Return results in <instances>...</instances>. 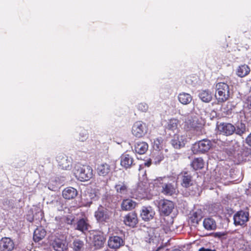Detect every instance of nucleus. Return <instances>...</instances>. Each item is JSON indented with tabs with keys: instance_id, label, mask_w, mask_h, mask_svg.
<instances>
[{
	"instance_id": "72a5a7b5",
	"label": "nucleus",
	"mask_w": 251,
	"mask_h": 251,
	"mask_svg": "<svg viewBox=\"0 0 251 251\" xmlns=\"http://www.w3.org/2000/svg\"><path fill=\"white\" fill-rule=\"evenodd\" d=\"M178 120L173 118L169 121L167 127L169 130L174 131L178 128Z\"/></svg>"
},
{
	"instance_id": "423d86ee",
	"label": "nucleus",
	"mask_w": 251,
	"mask_h": 251,
	"mask_svg": "<svg viewBox=\"0 0 251 251\" xmlns=\"http://www.w3.org/2000/svg\"><path fill=\"white\" fill-rule=\"evenodd\" d=\"M212 147L211 141L210 140L204 139L193 144L191 150L195 154L204 153L207 152Z\"/></svg>"
},
{
	"instance_id": "aec40b11",
	"label": "nucleus",
	"mask_w": 251,
	"mask_h": 251,
	"mask_svg": "<svg viewBox=\"0 0 251 251\" xmlns=\"http://www.w3.org/2000/svg\"><path fill=\"white\" fill-rule=\"evenodd\" d=\"M90 228V225L86 218L80 219L77 222L76 229L84 233Z\"/></svg>"
},
{
	"instance_id": "49530a36",
	"label": "nucleus",
	"mask_w": 251,
	"mask_h": 251,
	"mask_svg": "<svg viewBox=\"0 0 251 251\" xmlns=\"http://www.w3.org/2000/svg\"><path fill=\"white\" fill-rule=\"evenodd\" d=\"M194 217L196 218V221L197 222H198L199 221H200L201 218H202V216L201 214V211H198L196 212H195L193 214Z\"/></svg>"
},
{
	"instance_id": "5701e85b",
	"label": "nucleus",
	"mask_w": 251,
	"mask_h": 251,
	"mask_svg": "<svg viewBox=\"0 0 251 251\" xmlns=\"http://www.w3.org/2000/svg\"><path fill=\"white\" fill-rule=\"evenodd\" d=\"M178 100L182 104L187 105L189 104L192 100V97L188 93L182 92L178 94Z\"/></svg>"
},
{
	"instance_id": "1a4fd4ad",
	"label": "nucleus",
	"mask_w": 251,
	"mask_h": 251,
	"mask_svg": "<svg viewBox=\"0 0 251 251\" xmlns=\"http://www.w3.org/2000/svg\"><path fill=\"white\" fill-rule=\"evenodd\" d=\"M51 245L55 251H65L68 249L66 237L63 235L56 236Z\"/></svg>"
},
{
	"instance_id": "ddd939ff",
	"label": "nucleus",
	"mask_w": 251,
	"mask_h": 251,
	"mask_svg": "<svg viewBox=\"0 0 251 251\" xmlns=\"http://www.w3.org/2000/svg\"><path fill=\"white\" fill-rule=\"evenodd\" d=\"M158 207L161 213L169 215L174 208V203L167 200H161L158 202Z\"/></svg>"
},
{
	"instance_id": "f3484780",
	"label": "nucleus",
	"mask_w": 251,
	"mask_h": 251,
	"mask_svg": "<svg viewBox=\"0 0 251 251\" xmlns=\"http://www.w3.org/2000/svg\"><path fill=\"white\" fill-rule=\"evenodd\" d=\"M155 212L151 206H143L141 209L140 216L144 221H149L152 219Z\"/></svg>"
},
{
	"instance_id": "9b49d317",
	"label": "nucleus",
	"mask_w": 251,
	"mask_h": 251,
	"mask_svg": "<svg viewBox=\"0 0 251 251\" xmlns=\"http://www.w3.org/2000/svg\"><path fill=\"white\" fill-rule=\"evenodd\" d=\"M235 226H244L249 220V213L247 211L241 210L235 214L233 217Z\"/></svg>"
},
{
	"instance_id": "bf43d9fd",
	"label": "nucleus",
	"mask_w": 251,
	"mask_h": 251,
	"mask_svg": "<svg viewBox=\"0 0 251 251\" xmlns=\"http://www.w3.org/2000/svg\"><path fill=\"white\" fill-rule=\"evenodd\" d=\"M251 155V153L250 152V153H249V154L248 155Z\"/></svg>"
},
{
	"instance_id": "f03ea898",
	"label": "nucleus",
	"mask_w": 251,
	"mask_h": 251,
	"mask_svg": "<svg viewBox=\"0 0 251 251\" xmlns=\"http://www.w3.org/2000/svg\"><path fill=\"white\" fill-rule=\"evenodd\" d=\"M215 97L219 103L227 101L230 96L229 87L227 83L219 82L215 86Z\"/></svg>"
},
{
	"instance_id": "0eeeda50",
	"label": "nucleus",
	"mask_w": 251,
	"mask_h": 251,
	"mask_svg": "<svg viewBox=\"0 0 251 251\" xmlns=\"http://www.w3.org/2000/svg\"><path fill=\"white\" fill-rule=\"evenodd\" d=\"M148 127L146 123L141 121L135 122L131 128L132 135L137 138L143 137L148 132Z\"/></svg>"
},
{
	"instance_id": "c85d7f7f",
	"label": "nucleus",
	"mask_w": 251,
	"mask_h": 251,
	"mask_svg": "<svg viewBox=\"0 0 251 251\" xmlns=\"http://www.w3.org/2000/svg\"><path fill=\"white\" fill-rule=\"evenodd\" d=\"M203 225L204 227L208 230H214L216 228L215 221L210 218L205 219L203 222Z\"/></svg>"
},
{
	"instance_id": "393cba45",
	"label": "nucleus",
	"mask_w": 251,
	"mask_h": 251,
	"mask_svg": "<svg viewBox=\"0 0 251 251\" xmlns=\"http://www.w3.org/2000/svg\"><path fill=\"white\" fill-rule=\"evenodd\" d=\"M181 175L182 176V186L186 188L191 186L192 184V176L186 172L181 173Z\"/></svg>"
},
{
	"instance_id": "e433bc0d",
	"label": "nucleus",
	"mask_w": 251,
	"mask_h": 251,
	"mask_svg": "<svg viewBox=\"0 0 251 251\" xmlns=\"http://www.w3.org/2000/svg\"><path fill=\"white\" fill-rule=\"evenodd\" d=\"M73 245L75 251H81L83 248L84 243L82 241L76 239L74 241Z\"/></svg>"
},
{
	"instance_id": "f8f14e48",
	"label": "nucleus",
	"mask_w": 251,
	"mask_h": 251,
	"mask_svg": "<svg viewBox=\"0 0 251 251\" xmlns=\"http://www.w3.org/2000/svg\"><path fill=\"white\" fill-rule=\"evenodd\" d=\"M217 128L220 134L226 136L232 135L235 131L234 126L228 123H221Z\"/></svg>"
},
{
	"instance_id": "dca6fc26",
	"label": "nucleus",
	"mask_w": 251,
	"mask_h": 251,
	"mask_svg": "<svg viewBox=\"0 0 251 251\" xmlns=\"http://www.w3.org/2000/svg\"><path fill=\"white\" fill-rule=\"evenodd\" d=\"M14 246V243L10 238L3 237L0 240V250L1 251H12Z\"/></svg>"
},
{
	"instance_id": "5fc2aeb1",
	"label": "nucleus",
	"mask_w": 251,
	"mask_h": 251,
	"mask_svg": "<svg viewBox=\"0 0 251 251\" xmlns=\"http://www.w3.org/2000/svg\"><path fill=\"white\" fill-rule=\"evenodd\" d=\"M172 251H181L178 249H174V250H173Z\"/></svg>"
},
{
	"instance_id": "bb28decb",
	"label": "nucleus",
	"mask_w": 251,
	"mask_h": 251,
	"mask_svg": "<svg viewBox=\"0 0 251 251\" xmlns=\"http://www.w3.org/2000/svg\"><path fill=\"white\" fill-rule=\"evenodd\" d=\"M148 149V144L144 142H138L135 145V151L139 154H144Z\"/></svg>"
},
{
	"instance_id": "603ef678",
	"label": "nucleus",
	"mask_w": 251,
	"mask_h": 251,
	"mask_svg": "<svg viewBox=\"0 0 251 251\" xmlns=\"http://www.w3.org/2000/svg\"><path fill=\"white\" fill-rule=\"evenodd\" d=\"M43 213L42 211H41L40 213V215L41 218L43 217Z\"/></svg>"
},
{
	"instance_id": "cd10ccee",
	"label": "nucleus",
	"mask_w": 251,
	"mask_h": 251,
	"mask_svg": "<svg viewBox=\"0 0 251 251\" xmlns=\"http://www.w3.org/2000/svg\"><path fill=\"white\" fill-rule=\"evenodd\" d=\"M199 96L201 100L205 102H209L212 99V93L208 90L201 91L199 93Z\"/></svg>"
},
{
	"instance_id": "2f4dec72",
	"label": "nucleus",
	"mask_w": 251,
	"mask_h": 251,
	"mask_svg": "<svg viewBox=\"0 0 251 251\" xmlns=\"http://www.w3.org/2000/svg\"><path fill=\"white\" fill-rule=\"evenodd\" d=\"M116 192L121 195H126L127 192V188L123 182H120L115 186Z\"/></svg>"
},
{
	"instance_id": "37998d69",
	"label": "nucleus",
	"mask_w": 251,
	"mask_h": 251,
	"mask_svg": "<svg viewBox=\"0 0 251 251\" xmlns=\"http://www.w3.org/2000/svg\"><path fill=\"white\" fill-rule=\"evenodd\" d=\"M88 133L86 131L84 130L80 132L79 134L80 137H79V140L81 142H84L88 138Z\"/></svg>"
},
{
	"instance_id": "f704fd0d",
	"label": "nucleus",
	"mask_w": 251,
	"mask_h": 251,
	"mask_svg": "<svg viewBox=\"0 0 251 251\" xmlns=\"http://www.w3.org/2000/svg\"><path fill=\"white\" fill-rule=\"evenodd\" d=\"M163 139L162 137H157L154 139L152 147L156 151H160L162 147Z\"/></svg>"
},
{
	"instance_id": "2eb2a0df",
	"label": "nucleus",
	"mask_w": 251,
	"mask_h": 251,
	"mask_svg": "<svg viewBox=\"0 0 251 251\" xmlns=\"http://www.w3.org/2000/svg\"><path fill=\"white\" fill-rule=\"evenodd\" d=\"M105 242L102 233L100 232H94L92 237V244L96 249L102 248Z\"/></svg>"
},
{
	"instance_id": "a211bd4d",
	"label": "nucleus",
	"mask_w": 251,
	"mask_h": 251,
	"mask_svg": "<svg viewBox=\"0 0 251 251\" xmlns=\"http://www.w3.org/2000/svg\"><path fill=\"white\" fill-rule=\"evenodd\" d=\"M124 244L122 238L117 236L110 237L108 241V246L111 249H118Z\"/></svg>"
},
{
	"instance_id": "20e7f679",
	"label": "nucleus",
	"mask_w": 251,
	"mask_h": 251,
	"mask_svg": "<svg viewBox=\"0 0 251 251\" xmlns=\"http://www.w3.org/2000/svg\"><path fill=\"white\" fill-rule=\"evenodd\" d=\"M149 185L147 179L144 178L143 181H140L137 184L136 188L133 190L132 192L133 197L141 199L147 198L148 193L150 192Z\"/></svg>"
},
{
	"instance_id": "412c9836",
	"label": "nucleus",
	"mask_w": 251,
	"mask_h": 251,
	"mask_svg": "<svg viewBox=\"0 0 251 251\" xmlns=\"http://www.w3.org/2000/svg\"><path fill=\"white\" fill-rule=\"evenodd\" d=\"M125 224L131 227H134L137 223L136 215L134 213H129L124 218Z\"/></svg>"
},
{
	"instance_id": "4468645a",
	"label": "nucleus",
	"mask_w": 251,
	"mask_h": 251,
	"mask_svg": "<svg viewBox=\"0 0 251 251\" xmlns=\"http://www.w3.org/2000/svg\"><path fill=\"white\" fill-rule=\"evenodd\" d=\"M187 142L186 135L175 134L171 141L172 146L176 149H180L184 147Z\"/></svg>"
},
{
	"instance_id": "c756f323",
	"label": "nucleus",
	"mask_w": 251,
	"mask_h": 251,
	"mask_svg": "<svg viewBox=\"0 0 251 251\" xmlns=\"http://www.w3.org/2000/svg\"><path fill=\"white\" fill-rule=\"evenodd\" d=\"M136 205V203L130 199H126L122 203V208L125 210H130L133 209Z\"/></svg>"
},
{
	"instance_id": "f257e3e1",
	"label": "nucleus",
	"mask_w": 251,
	"mask_h": 251,
	"mask_svg": "<svg viewBox=\"0 0 251 251\" xmlns=\"http://www.w3.org/2000/svg\"><path fill=\"white\" fill-rule=\"evenodd\" d=\"M168 177H160L154 179L153 185L154 187H161V192L166 195L171 196L177 192L176 184L169 183Z\"/></svg>"
},
{
	"instance_id": "13d9d810",
	"label": "nucleus",
	"mask_w": 251,
	"mask_h": 251,
	"mask_svg": "<svg viewBox=\"0 0 251 251\" xmlns=\"http://www.w3.org/2000/svg\"><path fill=\"white\" fill-rule=\"evenodd\" d=\"M160 161H161L160 159H158V160L157 161H158V162H159Z\"/></svg>"
},
{
	"instance_id": "4be33fe9",
	"label": "nucleus",
	"mask_w": 251,
	"mask_h": 251,
	"mask_svg": "<svg viewBox=\"0 0 251 251\" xmlns=\"http://www.w3.org/2000/svg\"><path fill=\"white\" fill-rule=\"evenodd\" d=\"M250 68L246 64L241 65L238 67L236 70V75L240 77H244L250 74Z\"/></svg>"
},
{
	"instance_id": "a878e982",
	"label": "nucleus",
	"mask_w": 251,
	"mask_h": 251,
	"mask_svg": "<svg viewBox=\"0 0 251 251\" xmlns=\"http://www.w3.org/2000/svg\"><path fill=\"white\" fill-rule=\"evenodd\" d=\"M46 232L42 227L37 228L34 232L33 240L35 242H39L45 237Z\"/></svg>"
},
{
	"instance_id": "3c124183",
	"label": "nucleus",
	"mask_w": 251,
	"mask_h": 251,
	"mask_svg": "<svg viewBox=\"0 0 251 251\" xmlns=\"http://www.w3.org/2000/svg\"><path fill=\"white\" fill-rule=\"evenodd\" d=\"M199 251H216L215 250H211L209 249H205L204 248H201L199 249Z\"/></svg>"
},
{
	"instance_id": "052dcab7",
	"label": "nucleus",
	"mask_w": 251,
	"mask_h": 251,
	"mask_svg": "<svg viewBox=\"0 0 251 251\" xmlns=\"http://www.w3.org/2000/svg\"><path fill=\"white\" fill-rule=\"evenodd\" d=\"M249 151L251 152V149H250V150H249Z\"/></svg>"
},
{
	"instance_id": "a18cd8bd",
	"label": "nucleus",
	"mask_w": 251,
	"mask_h": 251,
	"mask_svg": "<svg viewBox=\"0 0 251 251\" xmlns=\"http://www.w3.org/2000/svg\"><path fill=\"white\" fill-rule=\"evenodd\" d=\"M92 145L91 147L93 149H98L99 147H100V142L98 140H92Z\"/></svg>"
},
{
	"instance_id": "473e14b6",
	"label": "nucleus",
	"mask_w": 251,
	"mask_h": 251,
	"mask_svg": "<svg viewBox=\"0 0 251 251\" xmlns=\"http://www.w3.org/2000/svg\"><path fill=\"white\" fill-rule=\"evenodd\" d=\"M204 162L202 158H196L192 163V166L195 170L202 169Z\"/></svg>"
},
{
	"instance_id": "ea45409f",
	"label": "nucleus",
	"mask_w": 251,
	"mask_h": 251,
	"mask_svg": "<svg viewBox=\"0 0 251 251\" xmlns=\"http://www.w3.org/2000/svg\"><path fill=\"white\" fill-rule=\"evenodd\" d=\"M137 109L143 112H146L148 109V105L145 102H141L137 106Z\"/></svg>"
},
{
	"instance_id": "9d476101",
	"label": "nucleus",
	"mask_w": 251,
	"mask_h": 251,
	"mask_svg": "<svg viewBox=\"0 0 251 251\" xmlns=\"http://www.w3.org/2000/svg\"><path fill=\"white\" fill-rule=\"evenodd\" d=\"M112 215V212L102 206L98 208L95 213V216L100 223L107 222Z\"/></svg>"
},
{
	"instance_id": "c03bdc74",
	"label": "nucleus",
	"mask_w": 251,
	"mask_h": 251,
	"mask_svg": "<svg viewBox=\"0 0 251 251\" xmlns=\"http://www.w3.org/2000/svg\"><path fill=\"white\" fill-rule=\"evenodd\" d=\"M224 151L228 156L233 155L235 151L234 148L231 147L225 148Z\"/></svg>"
},
{
	"instance_id": "c9c22d12",
	"label": "nucleus",
	"mask_w": 251,
	"mask_h": 251,
	"mask_svg": "<svg viewBox=\"0 0 251 251\" xmlns=\"http://www.w3.org/2000/svg\"><path fill=\"white\" fill-rule=\"evenodd\" d=\"M133 163L132 158H122L121 164L125 168H128L131 166Z\"/></svg>"
},
{
	"instance_id": "39448f33",
	"label": "nucleus",
	"mask_w": 251,
	"mask_h": 251,
	"mask_svg": "<svg viewBox=\"0 0 251 251\" xmlns=\"http://www.w3.org/2000/svg\"><path fill=\"white\" fill-rule=\"evenodd\" d=\"M75 174L80 181H87L93 177L92 168L87 165H78L76 166Z\"/></svg>"
},
{
	"instance_id": "6ab92c4d",
	"label": "nucleus",
	"mask_w": 251,
	"mask_h": 251,
	"mask_svg": "<svg viewBox=\"0 0 251 251\" xmlns=\"http://www.w3.org/2000/svg\"><path fill=\"white\" fill-rule=\"evenodd\" d=\"M77 195V190L73 187H69L65 188L62 192V196L65 199L71 200L76 197Z\"/></svg>"
},
{
	"instance_id": "58836bf2",
	"label": "nucleus",
	"mask_w": 251,
	"mask_h": 251,
	"mask_svg": "<svg viewBox=\"0 0 251 251\" xmlns=\"http://www.w3.org/2000/svg\"><path fill=\"white\" fill-rule=\"evenodd\" d=\"M235 106L232 101H228L227 102L226 104V108L227 109L226 111V114L228 115L232 113V110L233 109L235 108Z\"/></svg>"
},
{
	"instance_id": "79ce46f5",
	"label": "nucleus",
	"mask_w": 251,
	"mask_h": 251,
	"mask_svg": "<svg viewBox=\"0 0 251 251\" xmlns=\"http://www.w3.org/2000/svg\"><path fill=\"white\" fill-rule=\"evenodd\" d=\"M63 220L67 224L72 225L74 221L75 218L72 215H68L64 218H63Z\"/></svg>"
},
{
	"instance_id": "4c0bfd02",
	"label": "nucleus",
	"mask_w": 251,
	"mask_h": 251,
	"mask_svg": "<svg viewBox=\"0 0 251 251\" xmlns=\"http://www.w3.org/2000/svg\"><path fill=\"white\" fill-rule=\"evenodd\" d=\"M138 160L140 161H144V163H140L139 164V170H141L144 166L149 167L151 163V160L150 158H148L147 160L140 159L139 158H137Z\"/></svg>"
},
{
	"instance_id": "4d7b16f0",
	"label": "nucleus",
	"mask_w": 251,
	"mask_h": 251,
	"mask_svg": "<svg viewBox=\"0 0 251 251\" xmlns=\"http://www.w3.org/2000/svg\"><path fill=\"white\" fill-rule=\"evenodd\" d=\"M224 235L223 233H219V236H222V235Z\"/></svg>"
},
{
	"instance_id": "09e8293b",
	"label": "nucleus",
	"mask_w": 251,
	"mask_h": 251,
	"mask_svg": "<svg viewBox=\"0 0 251 251\" xmlns=\"http://www.w3.org/2000/svg\"><path fill=\"white\" fill-rule=\"evenodd\" d=\"M247 101V107L251 112V95L248 97Z\"/></svg>"
},
{
	"instance_id": "7ed1b4c3",
	"label": "nucleus",
	"mask_w": 251,
	"mask_h": 251,
	"mask_svg": "<svg viewBox=\"0 0 251 251\" xmlns=\"http://www.w3.org/2000/svg\"><path fill=\"white\" fill-rule=\"evenodd\" d=\"M203 127V124L201 120L196 116L188 115L185 119L184 128L186 130L201 132Z\"/></svg>"
},
{
	"instance_id": "7c9ffc66",
	"label": "nucleus",
	"mask_w": 251,
	"mask_h": 251,
	"mask_svg": "<svg viewBox=\"0 0 251 251\" xmlns=\"http://www.w3.org/2000/svg\"><path fill=\"white\" fill-rule=\"evenodd\" d=\"M97 171L100 176H105L109 173L110 167L107 164H101L98 167Z\"/></svg>"
},
{
	"instance_id": "b1692460",
	"label": "nucleus",
	"mask_w": 251,
	"mask_h": 251,
	"mask_svg": "<svg viewBox=\"0 0 251 251\" xmlns=\"http://www.w3.org/2000/svg\"><path fill=\"white\" fill-rule=\"evenodd\" d=\"M58 166L62 169L68 170L71 168L72 159L68 158H59L57 160Z\"/></svg>"
},
{
	"instance_id": "a19ab883",
	"label": "nucleus",
	"mask_w": 251,
	"mask_h": 251,
	"mask_svg": "<svg viewBox=\"0 0 251 251\" xmlns=\"http://www.w3.org/2000/svg\"><path fill=\"white\" fill-rule=\"evenodd\" d=\"M246 130L245 125L244 124H241V127H237V129L235 128L236 133L239 135H242L245 133Z\"/></svg>"
},
{
	"instance_id": "de8ad7c7",
	"label": "nucleus",
	"mask_w": 251,
	"mask_h": 251,
	"mask_svg": "<svg viewBox=\"0 0 251 251\" xmlns=\"http://www.w3.org/2000/svg\"><path fill=\"white\" fill-rule=\"evenodd\" d=\"M245 141L246 144L251 147V133L246 137Z\"/></svg>"
},
{
	"instance_id": "864d4df0",
	"label": "nucleus",
	"mask_w": 251,
	"mask_h": 251,
	"mask_svg": "<svg viewBox=\"0 0 251 251\" xmlns=\"http://www.w3.org/2000/svg\"><path fill=\"white\" fill-rule=\"evenodd\" d=\"M161 248H162V247H161V246L157 248V249L156 250V251H159L160 250V249H161Z\"/></svg>"
},
{
	"instance_id": "6e6d98bb",
	"label": "nucleus",
	"mask_w": 251,
	"mask_h": 251,
	"mask_svg": "<svg viewBox=\"0 0 251 251\" xmlns=\"http://www.w3.org/2000/svg\"><path fill=\"white\" fill-rule=\"evenodd\" d=\"M32 220H33V218H31V219H29V221L30 222H32Z\"/></svg>"
},
{
	"instance_id": "6e6552de",
	"label": "nucleus",
	"mask_w": 251,
	"mask_h": 251,
	"mask_svg": "<svg viewBox=\"0 0 251 251\" xmlns=\"http://www.w3.org/2000/svg\"><path fill=\"white\" fill-rule=\"evenodd\" d=\"M158 228H149L145 237V240L152 246L158 245L161 243Z\"/></svg>"
},
{
	"instance_id": "8fccbe9b",
	"label": "nucleus",
	"mask_w": 251,
	"mask_h": 251,
	"mask_svg": "<svg viewBox=\"0 0 251 251\" xmlns=\"http://www.w3.org/2000/svg\"><path fill=\"white\" fill-rule=\"evenodd\" d=\"M90 197H91V199L92 200H93L94 201L97 200V199L99 198V196L97 194H92L91 193L90 195Z\"/></svg>"
}]
</instances>
